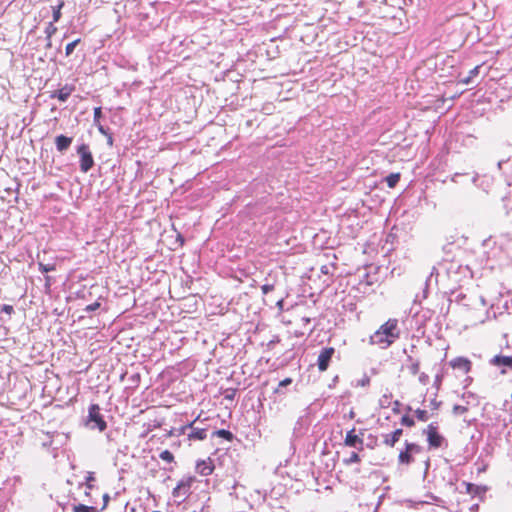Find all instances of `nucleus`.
<instances>
[{
	"instance_id": "nucleus-35",
	"label": "nucleus",
	"mask_w": 512,
	"mask_h": 512,
	"mask_svg": "<svg viewBox=\"0 0 512 512\" xmlns=\"http://www.w3.org/2000/svg\"><path fill=\"white\" fill-rule=\"evenodd\" d=\"M57 28L53 25V23H50L46 32L50 36L51 34L55 33Z\"/></svg>"
},
{
	"instance_id": "nucleus-53",
	"label": "nucleus",
	"mask_w": 512,
	"mask_h": 512,
	"mask_svg": "<svg viewBox=\"0 0 512 512\" xmlns=\"http://www.w3.org/2000/svg\"><path fill=\"white\" fill-rule=\"evenodd\" d=\"M398 405H399V401H396L395 402V407H398Z\"/></svg>"
},
{
	"instance_id": "nucleus-54",
	"label": "nucleus",
	"mask_w": 512,
	"mask_h": 512,
	"mask_svg": "<svg viewBox=\"0 0 512 512\" xmlns=\"http://www.w3.org/2000/svg\"><path fill=\"white\" fill-rule=\"evenodd\" d=\"M153 512H160V511H153Z\"/></svg>"
},
{
	"instance_id": "nucleus-30",
	"label": "nucleus",
	"mask_w": 512,
	"mask_h": 512,
	"mask_svg": "<svg viewBox=\"0 0 512 512\" xmlns=\"http://www.w3.org/2000/svg\"><path fill=\"white\" fill-rule=\"evenodd\" d=\"M291 383H292L291 378H285L284 380L279 382L278 388L275 390V392H279V389L281 387H286V386L290 385Z\"/></svg>"
},
{
	"instance_id": "nucleus-52",
	"label": "nucleus",
	"mask_w": 512,
	"mask_h": 512,
	"mask_svg": "<svg viewBox=\"0 0 512 512\" xmlns=\"http://www.w3.org/2000/svg\"><path fill=\"white\" fill-rule=\"evenodd\" d=\"M398 405H399V401H396L395 402V407H398Z\"/></svg>"
},
{
	"instance_id": "nucleus-43",
	"label": "nucleus",
	"mask_w": 512,
	"mask_h": 512,
	"mask_svg": "<svg viewBox=\"0 0 512 512\" xmlns=\"http://www.w3.org/2000/svg\"><path fill=\"white\" fill-rule=\"evenodd\" d=\"M503 163H504V161H503V160H501V161H499V162H498L497 166H498V168H499V169H501V168H502Z\"/></svg>"
},
{
	"instance_id": "nucleus-38",
	"label": "nucleus",
	"mask_w": 512,
	"mask_h": 512,
	"mask_svg": "<svg viewBox=\"0 0 512 512\" xmlns=\"http://www.w3.org/2000/svg\"><path fill=\"white\" fill-rule=\"evenodd\" d=\"M237 487H238V484H235V485L232 487V490H233V491H231V492H230V496L235 495L236 497H238V495H237V493H236V489H237Z\"/></svg>"
},
{
	"instance_id": "nucleus-41",
	"label": "nucleus",
	"mask_w": 512,
	"mask_h": 512,
	"mask_svg": "<svg viewBox=\"0 0 512 512\" xmlns=\"http://www.w3.org/2000/svg\"><path fill=\"white\" fill-rule=\"evenodd\" d=\"M473 487H474V485H473V484H470V483H469V484H467V490H468V492H469V493H471V492H472V488H473Z\"/></svg>"
},
{
	"instance_id": "nucleus-6",
	"label": "nucleus",
	"mask_w": 512,
	"mask_h": 512,
	"mask_svg": "<svg viewBox=\"0 0 512 512\" xmlns=\"http://www.w3.org/2000/svg\"><path fill=\"white\" fill-rule=\"evenodd\" d=\"M424 432L427 433V440L431 448L441 447L444 437L438 433L436 425L433 423L429 424Z\"/></svg>"
},
{
	"instance_id": "nucleus-37",
	"label": "nucleus",
	"mask_w": 512,
	"mask_h": 512,
	"mask_svg": "<svg viewBox=\"0 0 512 512\" xmlns=\"http://www.w3.org/2000/svg\"><path fill=\"white\" fill-rule=\"evenodd\" d=\"M98 130L103 135H108L109 133L104 129L102 125H98Z\"/></svg>"
},
{
	"instance_id": "nucleus-33",
	"label": "nucleus",
	"mask_w": 512,
	"mask_h": 512,
	"mask_svg": "<svg viewBox=\"0 0 512 512\" xmlns=\"http://www.w3.org/2000/svg\"><path fill=\"white\" fill-rule=\"evenodd\" d=\"M428 380H429V377L427 374L425 373H421L420 376H419V381L422 383V384H427L428 383Z\"/></svg>"
},
{
	"instance_id": "nucleus-8",
	"label": "nucleus",
	"mask_w": 512,
	"mask_h": 512,
	"mask_svg": "<svg viewBox=\"0 0 512 512\" xmlns=\"http://www.w3.org/2000/svg\"><path fill=\"white\" fill-rule=\"evenodd\" d=\"M355 431V428H353L346 433L344 444L348 447H353L361 451L363 450L364 441L359 435L355 434Z\"/></svg>"
},
{
	"instance_id": "nucleus-10",
	"label": "nucleus",
	"mask_w": 512,
	"mask_h": 512,
	"mask_svg": "<svg viewBox=\"0 0 512 512\" xmlns=\"http://www.w3.org/2000/svg\"><path fill=\"white\" fill-rule=\"evenodd\" d=\"M450 365L454 369H459L464 373H467L471 369V362L464 357H457L450 361Z\"/></svg>"
},
{
	"instance_id": "nucleus-48",
	"label": "nucleus",
	"mask_w": 512,
	"mask_h": 512,
	"mask_svg": "<svg viewBox=\"0 0 512 512\" xmlns=\"http://www.w3.org/2000/svg\"><path fill=\"white\" fill-rule=\"evenodd\" d=\"M477 508H478V505L476 504V505H473V506H472L471 510H475V509H477Z\"/></svg>"
},
{
	"instance_id": "nucleus-44",
	"label": "nucleus",
	"mask_w": 512,
	"mask_h": 512,
	"mask_svg": "<svg viewBox=\"0 0 512 512\" xmlns=\"http://www.w3.org/2000/svg\"><path fill=\"white\" fill-rule=\"evenodd\" d=\"M60 97H63V96H68V93H64L63 91L60 92V94L58 95Z\"/></svg>"
},
{
	"instance_id": "nucleus-40",
	"label": "nucleus",
	"mask_w": 512,
	"mask_h": 512,
	"mask_svg": "<svg viewBox=\"0 0 512 512\" xmlns=\"http://www.w3.org/2000/svg\"><path fill=\"white\" fill-rule=\"evenodd\" d=\"M459 176H461V174H459V173L454 174V175H453V177H452V181H453V182H457V178H458Z\"/></svg>"
},
{
	"instance_id": "nucleus-26",
	"label": "nucleus",
	"mask_w": 512,
	"mask_h": 512,
	"mask_svg": "<svg viewBox=\"0 0 512 512\" xmlns=\"http://www.w3.org/2000/svg\"><path fill=\"white\" fill-rule=\"evenodd\" d=\"M79 41L80 40L77 39V40L67 44L66 49H65L67 56L70 55L74 51V49H75L76 45L79 43Z\"/></svg>"
},
{
	"instance_id": "nucleus-13",
	"label": "nucleus",
	"mask_w": 512,
	"mask_h": 512,
	"mask_svg": "<svg viewBox=\"0 0 512 512\" xmlns=\"http://www.w3.org/2000/svg\"><path fill=\"white\" fill-rule=\"evenodd\" d=\"M491 364L495 366L512 367V357L504 355H496L491 359Z\"/></svg>"
},
{
	"instance_id": "nucleus-4",
	"label": "nucleus",
	"mask_w": 512,
	"mask_h": 512,
	"mask_svg": "<svg viewBox=\"0 0 512 512\" xmlns=\"http://www.w3.org/2000/svg\"><path fill=\"white\" fill-rule=\"evenodd\" d=\"M422 451L421 446L415 443L405 442V449L400 451L398 461L400 464L409 465L413 462V454H418Z\"/></svg>"
},
{
	"instance_id": "nucleus-47",
	"label": "nucleus",
	"mask_w": 512,
	"mask_h": 512,
	"mask_svg": "<svg viewBox=\"0 0 512 512\" xmlns=\"http://www.w3.org/2000/svg\"><path fill=\"white\" fill-rule=\"evenodd\" d=\"M226 399H233V394L226 395Z\"/></svg>"
},
{
	"instance_id": "nucleus-5",
	"label": "nucleus",
	"mask_w": 512,
	"mask_h": 512,
	"mask_svg": "<svg viewBox=\"0 0 512 512\" xmlns=\"http://www.w3.org/2000/svg\"><path fill=\"white\" fill-rule=\"evenodd\" d=\"M194 481L195 478L192 476L182 478L173 489L172 495L176 498L183 497L184 500L189 495L190 488Z\"/></svg>"
},
{
	"instance_id": "nucleus-21",
	"label": "nucleus",
	"mask_w": 512,
	"mask_h": 512,
	"mask_svg": "<svg viewBox=\"0 0 512 512\" xmlns=\"http://www.w3.org/2000/svg\"><path fill=\"white\" fill-rule=\"evenodd\" d=\"M159 457H160V459H162L163 461H166L168 463H171L174 461V455L169 450H163L159 454Z\"/></svg>"
},
{
	"instance_id": "nucleus-39",
	"label": "nucleus",
	"mask_w": 512,
	"mask_h": 512,
	"mask_svg": "<svg viewBox=\"0 0 512 512\" xmlns=\"http://www.w3.org/2000/svg\"><path fill=\"white\" fill-rule=\"evenodd\" d=\"M106 136L108 137V144H109V145H112V143H113V138H112L111 134H108V135H106Z\"/></svg>"
},
{
	"instance_id": "nucleus-12",
	"label": "nucleus",
	"mask_w": 512,
	"mask_h": 512,
	"mask_svg": "<svg viewBox=\"0 0 512 512\" xmlns=\"http://www.w3.org/2000/svg\"><path fill=\"white\" fill-rule=\"evenodd\" d=\"M72 143V138L65 135H58L55 138V145L59 152L63 153L66 151Z\"/></svg>"
},
{
	"instance_id": "nucleus-23",
	"label": "nucleus",
	"mask_w": 512,
	"mask_h": 512,
	"mask_svg": "<svg viewBox=\"0 0 512 512\" xmlns=\"http://www.w3.org/2000/svg\"><path fill=\"white\" fill-rule=\"evenodd\" d=\"M415 415H416L417 419L420 421L425 422L428 420V413L426 410L417 409L415 411Z\"/></svg>"
},
{
	"instance_id": "nucleus-51",
	"label": "nucleus",
	"mask_w": 512,
	"mask_h": 512,
	"mask_svg": "<svg viewBox=\"0 0 512 512\" xmlns=\"http://www.w3.org/2000/svg\"><path fill=\"white\" fill-rule=\"evenodd\" d=\"M195 424V421H192V423L189 425V427L192 429V425Z\"/></svg>"
},
{
	"instance_id": "nucleus-14",
	"label": "nucleus",
	"mask_w": 512,
	"mask_h": 512,
	"mask_svg": "<svg viewBox=\"0 0 512 512\" xmlns=\"http://www.w3.org/2000/svg\"><path fill=\"white\" fill-rule=\"evenodd\" d=\"M188 438L192 440H204L206 438V429L204 428H192L188 434Z\"/></svg>"
},
{
	"instance_id": "nucleus-49",
	"label": "nucleus",
	"mask_w": 512,
	"mask_h": 512,
	"mask_svg": "<svg viewBox=\"0 0 512 512\" xmlns=\"http://www.w3.org/2000/svg\"><path fill=\"white\" fill-rule=\"evenodd\" d=\"M472 181H473V183H475L477 181V176H474Z\"/></svg>"
},
{
	"instance_id": "nucleus-18",
	"label": "nucleus",
	"mask_w": 512,
	"mask_h": 512,
	"mask_svg": "<svg viewBox=\"0 0 512 512\" xmlns=\"http://www.w3.org/2000/svg\"><path fill=\"white\" fill-rule=\"evenodd\" d=\"M482 68H483V65H478V66L474 67L472 70H470V72H469V76H468L467 78L463 79L462 81H463L464 83H469V82H471L472 78H473L474 76L478 75V74H479V72H480V70H481Z\"/></svg>"
},
{
	"instance_id": "nucleus-2",
	"label": "nucleus",
	"mask_w": 512,
	"mask_h": 512,
	"mask_svg": "<svg viewBox=\"0 0 512 512\" xmlns=\"http://www.w3.org/2000/svg\"><path fill=\"white\" fill-rule=\"evenodd\" d=\"M86 425L90 429H98L99 431H104L107 427V424L100 413V407L97 404H92L88 410V417Z\"/></svg>"
},
{
	"instance_id": "nucleus-46",
	"label": "nucleus",
	"mask_w": 512,
	"mask_h": 512,
	"mask_svg": "<svg viewBox=\"0 0 512 512\" xmlns=\"http://www.w3.org/2000/svg\"><path fill=\"white\" fill-rule=\"evenodd\" d=\"M51 444H52V442H51V441H50L49 443H48V442H44V443H43V446H44V447H47V446H50Z\"/></svg>"
},
{
	"instance_id": "nucleus-17",
	"label": "nucleus",
	"mask_w": 512,
	"mask_h": 512,
	"mask_svg": "<svg viewBox=\"0 0 512 512\" xmlns=\"http://www.w3.org/2000/svg\"><path fill=\"white\" fill-rule=\"evenodd\" d=\"M214 434L217 435L218 437L224 438L228 441H231L234 437L230 431L225 430V429L217 430L214 432Z\"/></svg>"
},
{
	"instance_id": "nucleus-19",
	"label": "nucleus",
	"mask_w": 512,
	"mask_h": 512,
	"mask_svg": "<svg viewBox=\"0 0 512 512\" xmlns=\"http://www.w3.org/2000/svg\"><path fill=\"white\" fill-rule=\"evenodd\" d=\"M360 461H361V459H360V456L358 455V453L352 452L349 458H346L343 460V463L345 465H351L353 463H358Z\"/></svg>"
},
{
	"instance_id": "nucleus-28",
	"label": "nucleus",
	"mask_w": 512,
	"mask_h": 512,
	"mask_svg": "<svg viewBox=\"0 0 512 512\" xmlns=\"http://www.w3.org/2000/svg\"><path fill=\"white\" fill-rule=\"evenodd\" d=\"M419 369H420V363L419 361H415L413 362L410 366H409V371L412 375H416L418 374L419 372Z\"/></svg>"
},
{
	"instance_id": "nucleus-7",
	"label": "nucleus",
	"mask_w": 512,
	"mask_h": 512,
	"mask_svg": "<svg viewBox=\"0 0 512 512\" xmlns=\"http://www.w3.org/2000/svg\"><path fill=\"white\" fill-rule=\"evenodd\" d=\"M334 353L335 349L333 347H326L321 350L317 360L318 369L320 371L327 370Z\"/></svg>"
},
{
	"instance_id": "nucleus-31",
	"label": "nucleus",
	"mask_w": 512,
	"mask_h": 512,
	"mask_svg": "<svg viewBox=\"0 0 512 512\" xmlns=\"http://www.w3.org/2000/svg\"><path fill=\"white\" fill-rule=\"evenodd\" d=\"M95 480V477H94V473L93 472H88L87 476H86V485L89 489H91L93 486L91 484L92 481Z\"/></svg>"
},
{
	"instance_id": "nucleus-32",
	"label": "nucleus",
	"mask_w": 512,
	"mask_h": 512,
	"mask_svg": "<svg viewBox=\"0 0 512 512\" xmlns=\"http://www.w3.org/2000/svg\"><path fill=\"white\" fill-rule=\"evenodd\" d=\"M101 117V107H96L94 109V122L97 123L99 118Z\"/></svg>"
},
{
	"instance_id": "nucleus-25",
	"label": "nucleus",
	"mask_w": 512,
	"mask_h": 512,
	"mask_svg": "<svg viewBox=\"0 0 512 512\" xmlns=\"http://www.w3.org/2000/svg\"><path fill=\"white\" fill-rule=\"evenodd\" d=\"M401 424L402 425H405L407 427H413L415 425V422L412 418H410L409 416L407 415H404L402 418H401Z\"/></svg>"
},
{
	"instance_id": "nucleus-42",
	"label": "nucleus",
	"mask_w": 512,
	"mask_h": 512,
	"mask_svg": "<svg viewBox=\"0 0 512 512\" xmlns=\"http://www.w3.org/2000/svg\"><path fill=\"white\" fill-rule=\"evenodd\" d=\"M302 321H303L305 324H308V323H310V318H308V317H303V318H302Z\"/></svg>"
},
{
	"instance_id": "nucleus-22",
	"label": "nucleus",
	"mask_w": 512,
	"mask_h": 512,
	"mask_svg": "<svg viewBox=\"0 0 512 512\" xmlns=\"http://www.w3.org/2000/svg\"><path fill=\"white\" fill-rule=\"evenodd\" d=\"M55 269H56L55 264H43L41 262L39 263V270L42 273H48V272L54 271Z\"/></svg>"
},
{
	"instance_id": "nucleus-15",
	"label": "nucleus",
	"mask_w": 512,
	"mask_h": 512,
	"mask_svg": "<svg viewBox=\"0 0 512 512\" xmlns=\"http://www.w3.org/2000/svg\"><path fill=\"white\" fill-rule=\"evenodd\" d=\"M73 512H99V510L94 506H87L84 504L73 505Z\"/></svg>"
},
{
	"instance_id": "nucleus-9",
	"label": "nucleus",
	"mask_w": 512,
	"mask_h": 512,
	"mask_svg": "<svg viewBox=\"0 0 512 512\" xmlns=\"http://www.w3.org/2000/svg\"><path fill=\"white\" fill-rule=\"evenodd\" d=\"M214 465L210 458L199 460L196 463V472L202 476H209L213 473Z\"/></svg>"
},
{
	"instance_id": "nucleus-20",
	"label": "nucleus",
	"mask_w": 512,
	"mask_h": 512,
	"mask_svg": "<svg viewBox=\"0 0 512 512\" xmlns=\"http://www.w3.org/2000/svg\"><path fill=\"white\" fill-rule=\"evenodd\" d=\"M64 3L60 2L59 5L52 7L53 9V21L58 22L61 17V9L63 7Z\"/></svg>"
},
{
	"instance_id": "nucleus-34",
	"label": "nucleus",
	"mask_w": 512,
	"mask_h": 512,
	"mask_svg": "<svg viewBox=\"0 0 512 512\" xmlns=\"http://www.w3.org/2000/svg\"><path fill=\"white\" fill-rule=\"evenodd\" d=\"M109 500H110L109 494L105 493L103 495V507L101 508V510H104L107 507Z\"/></svg>"
},
{
	"instance_id": "nucleus-1",
	"label": "nucleus",
	"mask_w": 512,
	"mask_h": 512,
	"mask_svg": "<svg viewBox=\"0 0 512 512\" xmlns=\"http://www.w3.org/2000/svg\"><path fill=\"white\" fill-rule=\"evenodd\" d=\"M400 333L398 320L390 318L370 336V344L379 345L381 348L386 349L399 339Z\"/></svg>"
},
{
	"instance_id": "nucleus-16",
	"label": "nucleus",
	"mask_w": 512,
	"mask_h": 512,
	"mask_svg": "<svg viewBox=\"0 0 512 512\" xmlns=\"http://www.w3.org/2000/svg\"><path fill=\"white\" fill-rule=\"evenodd\" d=\"M400 180V173H391L386 178L385 181L389 188H393L397 185Z\"/></svg>"
},
{
	"instance_id": "nucleus-29",
	"label": "nucleus",
	"mask_w": 512,
	"mask_h": 512,
	"mask_svg": "<svg viewBox=\"0 0 512 512\" xmlns=\"http://www.w3.org/2000/svg\"><path fill=\"white\" fill-rule=\"evenodd\" d=\"M274 290L273 284H264L261 286V291L264 295L268 294L269 292Z\"/></svg>"
},
{
	"instance_id": "nucleus-50",
	"label": "nucleus",
	"mask_w": 512,
	"mask_h": 512,
	"mask_svg": "<svg viewBox=\"0 0 512 512\" xmlns=\"http://www.w3.org/2000/svg\"><path fill=\"white\" fill-rule=\"evenodd\" d=\"M131 512H138L136 508H131Z\"/></svg>"
},
{
	"instance_id": "nucleus-3",
	"label": "nucleus",
	"mask_w": 512,
	"mask_h": 512,
	"mask_svg": "<svg viewBox=\"0 0 512 512\" xmlns=\"http://www.w3.org/2000/svg\"><path fill=\"white\" fill-rule=\"evenodd\" d=\"M77 154L80 157V170L87 173L94 166V159L87 144H81L77 148Z\"/></svg>"
},
{
	"instance_id": "nucleus-36",
	"label": "nucleus",
	"mask_w": 512,
	"mask_h": 512,
	"mask_svg": "<svg viewBox=\"0 0 512 512\" xmlns=\"http://www.w3.org/2000/svg\"><path fill=\"white\" fill-rule=\"evenodd\" d=\"M2 311L7 313V314H11L14 311V309H13V307L11 305H4L2 307Z\"/></svg>"
},
{
	"instance_id": "nucleus-11",
	"label": "nucleus",
	"mask_w": 512,
	"mask_h": 512,
	"mask_svg": "<svg viewBox=\"0 0 512 512\" xmlns=\"http://www.w3.org/2000/svg\"><path fill=\"white\" fill-rule=\"evenodd\" d=\"M403 434V430L401 428L396 429L392 433L383 435V443L386 446L394 447L395 444L399 441L400 437Z\"/></svg>"
},
{
	"instance_id": "nucleus-45",
	"label": "nucleus",
	"mask_w": 512,
	"mask_h": 512,
	"mask_svg": "<svg viewBox=\"0 0 512 512\" xmlns=\"http://www.w3.org/2000/svg\"><path fill=\"white\" fill-rule=\"evenodd\" d=\"M439 99H440V100H442V101L444 102L446 99H448V100L452 101L454 98H453V97H450V98H439Z\"/></svg>"
},
{
	"instance_id": "nucleus-27",
	"label": "nucleus",
	"mask_w": 512,
	"mask_h": 512,
	"mask_svg": "<svg viewBox=\"0 0 512 512\" xmlns=\"http://www.w3.org/2000/svg\"><path fill=\"white\" fill-rule=\"evenodd\" d=\"M100 306H101L100 302L96 301V302H94L92 304L87 305L84 310L86 312L90 313V312H94L97 309H99Z\"/></svg>"
},
{
	"instance_id": "nucleus-24",
	"label": "nucleus",
	"mask_w": 512,
	"mask_h": 512,
	"mask_svg": "<svg viewBox=\"0 0 512 512\" xmlns=\"http://www.w3.org/2000/svg\"><path fill=\"white\" fill-rule=\"evenodd\" d=\"M468 411V408L466 406L462 405H454L453 406V413L455 415H462Z\"/></svg>"
}]
</instances>
